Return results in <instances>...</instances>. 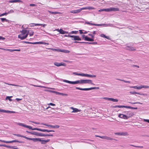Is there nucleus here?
I'll use <instances>...</instances> for the list:
<instances>
[{"instance_id":"obj_21","label":"nucleus","mask_w":149,"mask_h":149,"mask_svg":"<svg viewBox=\"0 0 149 149\" xmlns=\"http://www.w3.org/2000/svg\"><path fill=\"white\" fill-rule=\"evenodd\" d=\"M127 106H125V105H116L113 107L114 108H127Z\"/></svg>"},{"instance_id":"obj_28","label":"nucleus","mask_w":149,"mask_h":149,"mask_svg":"<svg viewBox=\"0 0 149 149\" xmlns=\"http://www.w3.org/2000/svg\"><path fill=\"white\" fill-rule=\"evenodd\" d=\"M21 1L20 0H12L9 1V2L10 3H16L17 2H20Z\"/></svg>"},{"instance_id":"obj_52","label":"nucleus","mask_w":149,"mask_h":149,"mask_svg":"<svg viewBox=\"0 0 149 149\" xmlns=\"http://www.w3.org/2000/svg\"><path fill=\"white\" fill-rule=\"evenodd\" d=\"M23 42L24 43H25L27 44H33V42H26V41H23Z\"/></svg>"},{"instance_id":"obj_10","label":"nucleus","mask_w":149,"mask_h":149,"mask_svg":"<svg viewBox=\"0 0 149 149\" xmlns=\"http://www.w3.org/2000/svg\"><path fill=\"white\" fill-rule=\"evenodd\" d=\"M126 49L130 51H135L136 50L135 47L131 46H127L126 47Z\"/></svg>"},{"instance_id":"obj_33","label":"nucleus","mask_w":149,"mask_h":149,"mask_svg":"<svg viewBox=\"0 0 149 149\" xmlns=\"http://www.w3.org/2000/svg\"><path fill=\"white\" fill-rule=\"evenodd\" d=\"M5 83L6 84L8 85H11V86H19V87H22L23 86H19V85H16V84H9L6 83Z\"/></svg>"},{"instance_id":"obj_37","label":"nucleus","mask_w":149,"mask_h":149,"mask_svg":"<svg viewBox=\"0 0 149 149\" xmlns=\"http://www.w3.org/2000/svg\"><path fill=\"white\" fill-rule=\"evenodd\" d=\"M73 74H74L75 75H78V76H82V73H77L76 72H74L73 73Z\"/></svg>"},{"instance_id":"obj_56","label":"nucleus","mask_w":149,"mask_h":149,"mask_svg":"<svg viewBox=\"0 0 149 149\" xmlns=\"http://www.w3.org/2000/svg\"><path fill=\"white\" fill-rule=\"evenodd\" d=\"M143 121L149 123V119H143Z\"/></svg>"},{"instance_id":"obj_25","label":"nucleus","mask_w":149,"mask_h":149,"mask_svg":"<svg viewBox=\"0 0 149 149\" xmlns=\"http://www.w3.org/2000/svg\"><path fill=\"white\" fill-rule=\"evenodd\" d=\"M95 9L94 8L91 7H86L84 8H82L83 10H84V9Z\"/></svg>"},{"instance_id":"obj_36","label":"nucleus","mask_w":149,"mask_h":149,"mask_svg":"<svg viewBox=\"0 0 149 149\" xmlns=\"http://www.w3.org/2000/svg\"><path fill=\"white\" fill-rule=\"evenodd\" d=\"M130 93L131 94H140V93L136 92L135 91H130Z\"/></svg>"},{"instance_id":"obj_24","label":"nucleus","mask_w":149,"mask_h":149,"mask_svg":"<svg viewBox=\"0 0 149 149\" xmlns=\"http://www.w3.org/2000/svg\"><path fill=\"white\" fill-rule=\"evenodd\" d=\"M39 133H40L36 132H34V131H32L31 132V134H33V135H34L39 136Z\"/></svg>"},{"instance_id":"obj_13","label":"nucleus","mask_w":149,"mask_h":149,"mask_svg":"<svg viewBox=\"0 0 149 149\" xmlns=\"http://www.w3.org/2000/svg\"><path fill=\"white\" fill-rule=\"evenodd\" d=\"M118 117H119L120 118L124 119H127V116H126V115L123 114H119L118 115Z\"/></svg>"},{"instance_id":"obj_27","label":"nucleus","mask_w":149,"mask_h":149,"mask_svg":"<svg viewBox=\"0 0 149 149\" xmlns=\"http://www.w3.org/2000/svg\"><path fill=\"white\" fill-rule=\"evenodd\" d=\"M104 139H106L108 140H112L113 139L110 137H108L106 136H104Z\"/></svg>"},{"instance_id":"obj_40","label":"nucleus","mask_w":149,"mask_h":149,"mask_svg":"<svg viewBox=\"0 0 149 149\" xmlns=\"http://www.w3.org/2000/svg\"><path fill=\"white\" fill-rule=\"evenodd\" d=\"M26 128H29V129L31 130H34V128H32V127L31 126H28V125H26Z\"/></svg>"},{"instance_id":"obj_64","label":"nucleus","mask_w":149,"mask_h":149,"mask_svg":"<svg viewBox=\"0 0 149 149\" xmlns=\"http://www.w3.org/2000/svg\"><path fill=\"white\" fill-rule=\"evenodd\" d=\"M88 35L89 36H91L92 38H93L94 37V35H92L91 34V33H89L88 34Z\"/></svg>"},{"instance_id":"obj_46","label":"nucleus","mask_w":149,"mask_h":149,"mask_svg":"<svg viewBox=\"0 0 149 149\" xmlns=\"http://www.w3.org/2000/svg\"><path fill=\"white\" fill-rule=\"evenodd\" d=\"M48 127H49V128H55L56 127V126H53V125H48Z\"/></svg>"},{"instance_id":"obj_44","label":"nucleus","mask_w":149,"mask_h":149,"mask_svg":"<svg viewBox=\"0 0 149 149\" xmlns=\"http://www.w3.org/2000/svg\"><path fill=\"white\" fill-rule=\"evenodd\" d=\"M54 132V131L52 130L44 129V132Z\"/></svg>"},{"instance_id":"obj_41","label":"nucleus","mask_w":149,"mask_h":149,"mask_svg":"<svg viewBox=\"0 0 149 149\" xmlns=\"http://www.w3.org/2000/svg\"><path fill=\"white\" fill-rule=\"evenodd\" d=\"M78 32V31H72L71 32H70V34H77Z\"/></svg>"},{"instance_id":"obj_43","label":"nucleus","mask_w":149,"mask_h":149,"mask_svg":"<svg viewBox=\"0 0 149 149\" xmlns=\"http://www.w3.org/2000/svg\"><path fill=\"white\" fill-rule=\"evenodd\" d=\"M142 88H149V86H147L142 85H141Z\"/></svg>"},{"instance_id":"obj_39","label":"nucleus","mask_w":149,"mask_h":149,"mask_svg":"<svg viewBox=\"0 0 149 149\" xmlns=\"http://www.w3.org/2000/svg\"><path fill=\"white\" fill-rule=\"evenodd\" d=\"M34 130H37L41 132H44V129H41L38 128H34Z\"/></svg>"},{"instance_id":"obj_17","label":"nucleus","mask_w":149,"mask_h":149,"mask_svg":"<svg viewBox=\"0 0 149 149\" xmlns=\"http://www.w3.org/2000/svg\"><path fill=\"white\" fill-rule=\"evenodd\" d=\"M131 88L136 89L138 90L141 89L142 88L141 85H140L139 86H131Z\"/></svg>"},{"instance_id":"obj_49","label":"nucleus","mask_w":149,"mask_h":149,"mask_svg":"<svg viewBox=\"0 0 149 149\" xmlns=\"http://www.w3.org/2000/svg\"><path fill=\"white\" fill-rule=\"evenodd\" d=\"M106 26L113 27V25L112 24H106Z\"/></svg>"},{"instance_id":"obj_20","label":"nucleus","mask_w":149,"mask_h":149,"mask_svg":"<svg viewBox=\"0 0 149 149\" xmlns=\"http://www.w3.org/2000/svg\"><path fill=\"white\" fill-rule=\"evenodd\" d=\"M61 65L65 66L66 65V64L65 63H58L56 62V66H59Z\"/></svg>"},{"instance_id":"obj_51","label":"nucleus","mask_w":149,"mask_h":149,"mask_svg":"<svg viewBox=\"0 0 149 149\" xmlns=\"http://www.w3.org/2000/svg\"><path fill=\"white\" fill-rule=\"evenodd\" d=\"M11 146H7V145H4V146H4V147H7V148H12Z\"/></svg>"},{"instance_id":"obj_12","label":"nucleus","mask_w":149,"mask_h":149,"mask_svg":"<svg viewBox=\"0 0 149 149\" xmlns=\"http://www.w3.org/2000/svg\"><path fill=\"white\" fill-rule=\"evenodd\" d=\"M56 31L59 32L60 33L63 34L65 33H68V32L63 31V29H56Z\"/></svg>"},{"instance_id":"obj_3","label":"nucleus","mask_w":149,"mask_h":149,"mask_svg":"<svg viewBox=\"0 0 149 149\" xmlns=\"http://www.w3.org/2000/svg\"><path fill=\"white\" fill-rule=\"evenodd\" d=\"M119 10V8H106L101 9L98 10L99 12H102L105 11L107 12H110L112 11H118Z\"/></svg>"},{"instance_id":"obj_34","label":"nucleus","mask_w":149,"mask_h":149,"mask_svg":"<svg viewBox=\"0 0 149 149\" xmlns=\"http://www.w3.org/2000/svg\"><path fill=\"white\" fill-rule=\"evenodd\" d=\"M49 139H47L46 140H42L41 142L42 144H45L47 142H49Z\"/></svg>"},{"instance_id":"obj_58","label":"nucleus","mask_w":149,"mask_h":149,"mask_svg":"<svg viewBox=\"0 0 149 149\" xmlns=\"http://www.w3.org/2000/svg\"><path fill=\"white\" fill-rule=\"evenodd\" d=\"M0 141L2 142H3V143H8V141H4V140H0Z\"/></svg>"},{"instance_id":"obj_9","label":"nucleus","mask_w":149,"mask_h":149,"mask_svg":"<svg viewBox=\"0 0 149 149\" xmlns=\"http://www.w3.org/2000/svg\"><path fill=\"white\" fill-rule=\"evenodd\" d=\"M56 52H59L65 53H69L70 52V51L68 50L60 49H56Z\"/></svg>"},{"instance_id":"obj_54","label":"nucleus","mask_w":149,"mask_h":149,"mask_svg":"<svg viewBox=\"0 0 149 149\" xmlns=\"http://www.w3.org/2000/svg\"><path fill=\"white\" fill-rule=\"evenodd\" d=\"M7 13H4L0 15V17H1L4 15H7Z\"/></svg>"},{"instance_id":"obj_5","label":"nucleus","mask_w":149,"mask_h":149,"mask_svg":"<svg viewBox=\"0 0 149 149\" xmlns=\"http://www.w3.org/2000/svg\"><path fill=\"white\" fill-rule=\"evenodd\" d=\"M125 113L126 114V116L127 117V119L132 116L134 114L133 112L131 111H126L125 112Z\"/></svg>"},{"instance_id":"obj_32","label":"nucleus","mask_w":149,"mask_h":149,"mask_svg":"<svg viewBox=\"0 0 149 149\" xmlns=\"http://www.w3.org/2000/svg\"><path fill=\"white\" fill-rule=\"evenodd\" d=\"M13 135H14L16 136H17L21 137H22L25 138V139H26V136H22V135H21L19 134H14Z\"/></svg>"},{"instance_id":"obj_60","label":"nucleus","mask_w":149,"mask_h":149,"mask_svg":"<svg viewBox=\"0 0 149 149\" xmlns=\"http://www.w3.org/2000/svg\"><path fill=\"white\" fill-rule=\"evenodd\" d=\"M102 98H103L104 99H105V100H110V98H109V97H104Z\"/></svg>"},{"instance_id":"obj_62","label":"nucleus","mask_w":149,"mask_h":149,"mask_svg":"<svg viewBox=\"0 0 149 149\" xmlns=\"http://www.w3.org/2000/svg\"><path fill=\"white\" fill-rule=\"evenodd\" d=\"M72 36H71L69 34H68V35H64V36L65 37H72Z\"/></svg>"},{"instance_id":"obj_8","label":"nucleus","mask_w":149,"mask_h":149,"mask_svg":"<svg viewBox=\"0 0 149 149\" xmlns=\"http://www.w3.org/2000/svg\"><path fill=\"white\" fill-rule=\"evenodd\" d=\"M71 38H72V40H81V39L78 36H72Z\"/></svg>"},{"instance_id":"obj_18","label":"nucleus","mask_w":149,"mask_h":149,"mask_svg":"<svg viewBox=\"0 0 149 149\" xmlns=\"http://www.w3.org/2000/svg\"><path fill=\"white\" fill-rule=\"evenodd\" d=\"M84 40L87 41H94L93 39L90 38L87 36H86L85 37Z\"/></svg>"},{"instance_id":"obj_55","label":"nucleus","mask_w":149,"mask_h":149,"mask_svg":"<svg viewBox=\"0 0 149 149\" xmlns=\"http://www.w3.org/2000/svg\"><path fill=\"white\" fill-rule=\"evenodd\" d=\"M13 12H14L13 10H11L9 11L8 13H7V14H8L10 13H13Z\"/></svg>"},{"instance_id":"obj_2","label":"nucleus","mask_w":149,"mask_h":149,"mask_svg":"<svg viewBox=\"0 0 149 149\" xmlns=\"http://www.w3.org/2000/svg\"><path fill=\"white\" fill-rule=\"evenodd\" d=\"M21 33L18 36V38L21 40H23L26 38L27 37L29 33V31L25 29H23L20 31Z\"/></svg>"},{"instance_id":"obj_23","label":"nucleus","mask_w":149,"mask_h":149,"mask_svg":"<svg viewBox=\"0 0 149 149\" xmlns=\"http://www.w3.org/2000/svg\"><path fill=\"white\" fill-rule=\"evenodd\" d=\"M26 139L30 140H32L35 142L37 141V138H31L26 137Z\"/></svg>"},{"instance_id":"obj_35","label":"nucleus","mask_w":149,"mask_h":149,"mask_svg":"<svg viewBox=\"0 0 149 149\" xmlns=\"http://www.w3.org/2000/svg\"><path fill=\"white\" fill-rule=\"evenodd\" d=\"M34 26H42L44 27L45 26H46V24H34Z\"/></svg>"},{"instance_id":"obj_22","label":"nucleus","mask_w":149,"mask_h":149,"mask_svg":"<svg viewBox=\"0 0 149 149\" xmlns=\"http://www.w3.org/2000/svg\"><path fill=\"white\" fill-rule=\"evenodd\" d=\"M26 139L30 140H32L35 142L37 141V138H31L26 137Z\"/></svg>"},{"instance_id":"obj_31","label":"nucleus","mask_w":149,"mask_h":149,"mask_svg":"<svg viewBox=\"0 0 149 149\" xmlns=\"http://www.w3.org/2000/svg\"><path fill=\"white\" fill-rule=\"evenodd\" d=\"M121 136H127L128 134L127 132H121Z\"/></svg>"},{"instance_id":"obj_45","label":"nucleus","mask_w":149,"mask_h":149,"mask_svg":"<svg viewBox=\"0 0 149 149\" xmlns=\"http://www.w3.org/2000/svg\"><path fill=\"white\" fill-rule=\"evenodd\" d=\"M0 19L1 20V21L3 22L5 21L6 22H7L8 20L6 19L5 18H1Z\"/></svg>"},{"instance_id":"obj_14","label":"nucleus","mask_w":149,"mask_h":149,"mask_svg":"<svg viewBox=\"0 0 149 149\" xmlns=\"http://www.w3.org/2000/svg\"><path fill=\"white\" fill-rule=\"evenodd\" d=\"M1 113H15V112L14 111H9V110H6L1 109Z\"/></svg>"},{"instance_id":"obj_19","label":"nucleus","mask_w":149,"mask_h":149,"mask_svg":"<svg viewBox=\"0 0 149 149\" xmlns=\"http://www.w3.org/2000/svg\"><path fill=\"white\" fill-rule=\"evenodd\" d=\"M12 142H19V143H22L23 142L21 141H19L18 140H15L12 141H8V143H11Z\"/></svg>"},{"instance_id":"obj_48","label":"nucleus","mask_w":149,"mask_h":149,"mask_svg":"<svg viewBox=\"0 0 149 149\" xmlns=\"http://www.w3.org/2000/svg\"><path fill=\"white\" fill-rule=\"evenodd\" d=\"M92 25H95L96 26H101V24H91Z\"/></svg>"},{"instance_id":"obj_6","label":"nucleus","mask_w":149,"mask_h":149,"mask_svg":"<svg viewBox=\"0 0 149 149\" xmlns=\"http://www.w3.org/2000/svg\"><path fill=\"white\" fill-rule=\"evenodd\" d=\"M70 109L72 110V111L71 112L72 113H77L78 112H80L81 111V110L80 109H78L76 108H74L73 107H70Z\"/></svg>"},{"instance_id":"obj_38","label":"nucleus","mask_w":149,"mask_h":149,"mask_svg":"<svg viewBox=\"0 0 149 149\" xmlns=\"http://www.w3.org/2000/svg\"><path fill=\"white\" fill-rule=\"evenodd\" d=\"M116 80H119V81H123L125 83H130V82L129 81H126L124 80L119 79H116Z\"/></svg>"},{"instance_id":"obj_42","label":"nucleus","mask_w":149,"mask_h":149,"mask_svg":"<svg viewBox=\"0 0 149 149\" xmlns=\"http://www.w3.org/2000/svg\"><path fill=\"white\" fill-rule=\"evenodd\" d=\"M127 108H130V109H137V107H131L130 106H127Z\"/></svg>"},{"instance_id":"obj_29","label":"nucleus","mask_w":149,"mask_h":149,"mask_svg":"<svg viewBox=\"0 0 149 149\" xmlns=\"http://www.w3.org/2000/svg\"><path fill=\"white\" fill-rule=\"evenodd\" d=\"M109 100L112 101L113 102H118V100L117 99H115L111 98H110Z\"/></svg>"},{"instance_id":"obj_61","label":"nucleus","mask_w":149,"mask_h":149,"mask_svg":"<svg viewBox=\"0 0 149 149\" xmlns=\"http://www.w3.org/2000/svg\"><path fill=\"white\" fill-rule=\"evenodd\" d=\"M115 134L116 135H121V132H116L115 133Z\"/></svg>"},{"instance_id":"obj_30","label":"nucleus","mask_w":149,"mask_h":149,"mask_svg":"<svg viewBox=\"0 0 149 149\" xmlns=\"http://www.w3.org/2000/svg\"><path fill=\"white\" fill-rule=\"evenodd\" d=\"M46 44V43L45 42H33V44Z\"/></svg>"},{"instance_id":"obj_7","label":"nucleus","mask_w":149,"mask_h":149,"mask_svg":"<svg viewBox=\"0 0 149 149\" xmlns=\"http://www.w3.org/2000/svg\"><path fill=\"white\" fill-rule=\"evenodd\" d=\"M82 77H96V75H91L89 74H84V73H82Z\"/></svg>"},{"instance_id":"obj_15","label":"nucleus","mask_w":149,"mask_h":149,"mask_svg":"<svg viewBox=\"0 0 149 149\" xmlns=\"http://www.w3.org/2000/svg\"><path fill=\"white\" fill-rule=\"evenodd\" d=\"M53 135L52 134H44L42 133H39V136H52Z\"/></svg>"},{"instance_id":"obj_50","label":"nucleus","mask_w":149,"mask_h":149,"mask_svg":"<svg viewBox=\"0 0 149 149\" xmlns=\"http://www.w3.org/2000/svg\"><path fill=\"white\" fill-rule=\"evenodd\" d=\"M30 85L33 86L35 87H43L42 86L34 85L31 84H30Z\"/></svg>"},{"instance_id":"obj_4","label":"nucleus","mask_w":149,"mask_h":149,"mask_svg":"<svg viewBox=\"0 0 149 149\" xmlns=\"http://www.w3.org/2000/svg\"><path fill=\"white\" fill-rule=\"evenodd\" d=\"M75 88L77 89H79L82 91H88L91 90L99 89V87H93L89 88H82L79 87H76Z\"/></svg>"},{"instance_id":"obj_1","label":"nucleus","mask_w":149,"mask_h":149,"mask_svg":"<svg viewBox=\"0 0 149 149\" xmlns=\"http://www.w3.org/2000/svg\"><path fill=\"white\" fill-rule=\"evenodd\" d=\"M63 81L65 82L73 84H91L93 85H95V84L92 82V81L90 79H82L74 81H70L64 79L63 80Z\"/></svg>"},{"instance_id":"obj_53","label":"nucleus","mask_w":149,"mask_h":149,"mask_svg":"<svg viewBox=\"0 0 149 149\" xmlns=\"http://www.w3.org/2000/svg\"><path fill=\"white\" fill-rule=\"evenodd\" d=\"M34 32L33 31H31L29 33V35L30 36H31L33 35Z\"/></svg>"},{"instance_id":"obj_63","label":"nucleus","mask_w":149,"mask_h":149,"mask_svg":"<svg viewBox=\"0 0 149 149\" xmlns=\"http://www.w3.org/2000/svg\"><path fill=\"white\" fill-rule=\"evenodd\" d=\"M132 67H136L137 68H139V66L138 65H133L132 66Z\"/></svg>"},{"instance_id":"obj_16","label":"nucleus","mask_w":149,"mask_h":149,"mask_svg":"<svg viewBox=\"0 0 149 149\" xmlns=\"http://www.w3.org/2000/svg\"><path fill=\"white\" fill-rule=\"evenodd\" d=\"M56 95H61L63 96H68V94H67L59 93L57 92H56Z\"/></svg>"},{"instance_id":"obj_59","label":"nucleus","mask_w":149,"mask_h":149,"mask_svg":"<svg viewBox=\"0 0 149 149\" xmlns=\"http://www.w3.org/2000/svg\"><path fill=\"white\" fill-rule=\"evenodd\" d=\"M6 51H10V52H14V49H8L6 50Z\"/></svg>"},{"instance_id":"obj_26","label":"nucleus","mask_w":149,"mask_h":149,"mask_svg":"<svg viewBox=\"0 0 149 149\" xmlns=\"http://www.w3.org/2000/svg\"><path fill=\"white\" fill-rule=\"evenodd\" d=\"M17 124L19 126H22L24 127H26V125H25L23 123H17Z\"/></svg>"},{"instance_id":"obj_57","label":"nucleus","mask_w":149,"mask_h":149,"mask_svg":"<svg viewBox=\"0 0 149 149\" xmlns=\"http://www.w3.org/2000/svg\"><path fill=\"white\" fill-rule=\"evenodd\" d=\"M129 103H130L132 104H137V103H139V104H142V103H141L140 102H129Z\"/></svg>"},{"instance_id":"obj_11","label":"nucleus","mask_w":149,"mask_h":149,"mask_svg":"<svg viewBox=\"0 0 149 149\" xmlns=\"http://www.w3.org/2000/svg\"><path fill=\"white\" fill-rule=\"evenodd\" d=\"M82 8L80 9H79L77 10H73L71 11L70 12L71 13H79L82 10Z\"/></svg>"},{"instance_id":"obj_47","label":"nucleus","mask_w":149,"mask_h":149,"mask_svg":"<svg viewBox=\"0 0 149 149\" xmlns=\"http://www.w3.org/2000/svg\"><path fill=\"white\" fill-rule=\"evenodd\" d=\"M12 97V96H7L6 97V99H8L10 101H12V99L10 98V97Z\"/></svg>"}]
</instances>
